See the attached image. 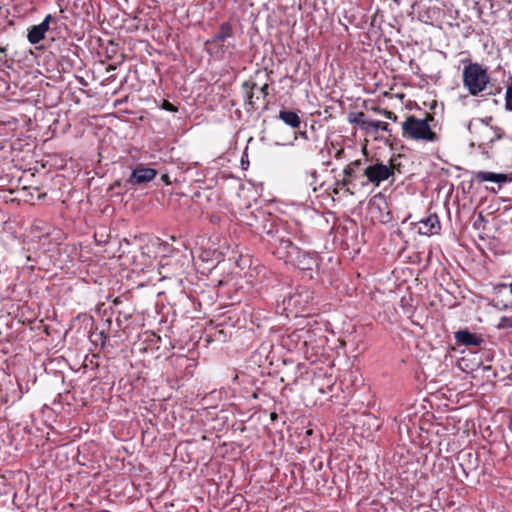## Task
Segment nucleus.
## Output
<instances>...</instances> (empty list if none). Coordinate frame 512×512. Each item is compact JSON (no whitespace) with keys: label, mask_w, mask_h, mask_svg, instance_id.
Listing matches in <instances>:
<instances>
[{"label":"nucleus","mask_w":512,"mask_h":512,"mask_svg":"<svg viewBox=\"0 0 512 512\" xmlns=\"http://www.w3.org/2000/svg\"><path fill=\"white\" fill-rule=\"evenodd\" d=\"M364 174L369 182L378 186L382 181L387 180L393 174V169L383 163H377L368 166L364 170Z\"/></svg>","instance_id":"nucleus-6"},{"label":"nucleus","mask_w":512,"mask_h":512,"mask_svg":"<svg viewBox=\"0 0 512 512\" xmlns=\"http://www.w3.org/2000/svg\"><path fill=\"white\" fill-rule=\"evenodd\" d=\"M267 88H268V86H267V85H264V86L261 88V90H262L263 92H265Z\"/></svg>","instance_id":"nucleus-27"},{"label":"nucleus","mask_w":512,"mask_h":512,"mask_svg":"<svg viewBox=\"0 0 512 512\" xmlns=\"http://www.w3.org/2000/svg\"><path fill=\"white\" fill-rule=\"evenodd\" d=\"M279 119L292 128H298L301 124L300 117L294 111L281 110L279 112Z\"/></svg>","instance_id":"nucleus-13"},{"label":"nucleus","mask_w":512,"mask_h":512,"mask_svg":"<svg viewBox=\"0 0 512 512\" xmlns=\"http://www.w3.org/2000/svg\"><path fill=\"white\" fill-rule=\"evenodd\" d=\"M162 181L165 182L166 184H170V179H169V176L167 174H163L162 177H161Z\"/></svg>","instance_id":"nucleus-22"},{"label":"nucleus","mask_w":512,"mask_h":512,"mask_svg":"<svg viewBox=\"0 0 512 512\" xmlns=\"http://www.w3.org/2000/svg\"><path fill=\"white\" fill-rule=\"evenodd\" d=\"M416 226L419 234L425 236L438 234L441 229L440 221L436 214H430L427 217L422 218Z\"/></svg>","instance_id":"nucleus-7"},{"label":"nucleus","mask_w":512,"mask_h":512,"mask_svg":"<svg viewBox=\"0 0 512 512\" xmlns=\"http://www.w3.org/2000/svg\"><path fill=\"white\" fill-rule=\"evenodd\" d=\"M351 123H356L360 126L361 129L366 130L368 119H366V116L364 113L360 112L357 113L353 119H350Z\"/></svg>","instance_id":"nucleus-16"},{"label":"nucleus","mask_w":512,"mask_h":512,"mask_svg":"<svg viewBox=\"0 0 512 512\" xmlns=\"http://www.w3.org/2000/svg\"><path fill=\"white\" fill-rule=\"evenodd\" d=\"M344 150L343 149H338L336 154H335V157L337 159L341 158L342 154H343Z\"/></svg>","instance_id":"nucleus-23"},{"label":"nucleus","mask_w":512,"mask_h":512,"mask_svg":"<svg viewBox=\"0 0 512 512\" xmlns=\"http://www.w3.org/2000/svg\"><path fill=\"white\" fill-rule=\"evenodd\" d=\"M360 165V161L359 160H356V161H353L351 162L350 164H348L344 170H343V174L346 176V177H351L355 170L359 167Z\"/></svg>","instance_id":"nucleus-17"},{"label":"nucleus","mask_w":512,"mask_h":512,"mask_svg":"<svg viewBox=\"0 0 512 512\" xmlns=\"http://www.w3.org/2000/svg\"><path fill=\"white\" fill-rule=\"evenodd\" d=\"M455 339L457 342L470 345V346H479L482 340L476 336L475 334L470 333L467 330H460L455 333Z\"/></svg>","instance_id":"nucleus-11"},{"label":"nucleus","mask_w":512,"mask_h":512,"mask_svg":"<svg viewBox=\"0 0 512 512\" xmlns=\"http://www.w3.org/2000/svg\"><path fill=\"white\" fill-rule=\"evenodd\" d=\"M505 107L507 110L512 111V84L506 88Z\"/></svg>","instance_id":"nucleus-19"},{"label":"nucleus","mask_w":512,"mask_h":512,"mask_svg":"<svg viewBox=\"0 0 512 512\" xmlns=\"http://www.w3.org/2000/svg\"><path fill=\"white\" fill-rule=\"evenodd\" d=\"M2 51H4V49L0 47V52H2Z\"/></svg>","instance_id":"nucleus-28"},{"label":"nucleus","mask_w":512,"mask_h":512,"mask_svg":"<svg viewBox=\"0 0 512 512\" xmlns=\"http://www.w3.org/2000/svg\"><path fill=\"white\" fill-rule=\"evenodd\" d=\"M432 120L433 116L430 114H427L424 119H418L413 115L408 116L402 123L403 137L426 142L437 141V134L429 125V122Z\"/></svg>","instance_id":"nucleus-1"},{"label":"nucleus","mask_w":512,"mask_h":512,"mask_svg":"<svg viewBox=\"0 0 512 512\" xmlns=\"http://www.w3.org/2000/svg\"><path fill=\"white\" fill-rule=\"evenodd\" d=\"M51 19L52 16L48 14L40 24L34 25L28 30L27 39L31 44H37L44 39Z\"/></svg>","instance_id":"nucleus-8"},{"label":"nucleus","mask_w":512,"mask_h":512,"mask_svg":"<svg viewBox=\"0 0 512 512\" xmlns=\"http://www.w3.org/2000/svg\"><path fill=\"white\" fill-rule=\"evenodd\" d=\"M379 130L389 131V125L386 122L381 121H371L368 120L366 132L368 133H377Z\"/></svg>","instance_id":"nucleus-15"},{"label":"nucleus","mask_w":512,"mask_h":512,"mask_svg":"<svg viewBox=\"0 0 512 512\" xmlns=\"http://www.w3.org/2000/svg\"><path fill=\"white\" fill-rule=\"evenodd\" d=\"M157 175V171L152 168L137 167L133 170L128 182L132 185H140L153 180Z\"/></svg>","instance_id":"nucleus-9"},{"label":"nucleus","mask_w":512,"mask_h":512,"mask_svg":"<svg viewBox=\"0 0 512 512\" xmlns=\"http://www.w3.org/2000/svg\"><path fill=\"white\" fill-rule=\"evenodd\" d=\"M308 297L306 296L305 300H303V295L301 293L294 294L290 296L287 300L288 307H295L296 312L304 311L305 305L307 303Z\"/></svg>","instance_id":"nucleus-14"},{"label":"nucleus","mask_w":512,"mask_h":512,"mask_svg":"<svg viewBox=\"0 0 512 512\" xmlns=\"http://www.w3.org/2000/svg\"><path fill=\"white\" fill-rule=\"evenodd\" d=\"M463 85L472 96L484 91L490 82L487 70L478 63H469L463 68Z\"/></svg>","instance_id":"nucleus-2"},{"label":"nucleus","mask_w":512,"mask_h":512,"mask_svg":"<svg viewBox=\"0 0 512 512\" xmlns=\"http://www.w3.org/2000/svg\"><path fill=\"white\" fill-rule=\"evenodd\" d=\"M351 181L349 180V177L343 178L341 181H338L336 185L340 186L341 188H344L348 185H350Z\"/></svg>","instance_id":"nucleus-21"},{"label":"nucleus","mask_w":512,"mask_h":512,"mask_svg":"<svg viewBox=\"0 0 512 512\" xmlns=\"http://www.w3.org/2000/svg\"><path fill=\"white\" fill-rule=\"evenodd\" d=\"M383 115H384L387 119H390V120H392V121H394V122H396V121H397V116H396L393 112H391V111L384 110V111H383Z\"/></svg>","instance_id":"nucleus-20"},{"label":"nucleus","mask_w":512,"mask_h":512,"mask_svg":"<svg viewBox=\"0 0 512 512\" xmlns=\"http://www.w3.org/2000/svg\"><path fill=\"white\" fill-rule=\"evenodd\" d=\"M474 178L479 182H495V183H505L511 178L508 177L506 174L502 173H493V172H487V171H478L475 173Z\"/></svg>","instance_id":"nucleus-10"},{"label":"nucleus","mask_w":512,"mask_h":512,"mask_svg":"<svg viewBox=\"0 0 512 512\" xmlns=\"http://www.w3.org/2000/svg\"><path fill=\"white\" fill-rule=\"evenodd\" d=\"M502 286H503V287H508V288H509V292H510V294L512 295V282H511V283H509V284H503Z\"/></svg>","instance_id":"nucleus-24"},{"label":"nucleus","mask_w":512,"mask_h":512,"mask_svg":"<svg viewBox=\"0 0 512 512\" xmlns=\"http://www.w3.org/2000/svg\"><path fill=\"white\" fill-rule=\"evenodd\" d=\"M498 329H512V316H503L499 319L496 326Z\"/></svg>","instance_id":"nucleus-18"},{"label":"nucleus","mask_w":512,"mask_h":512,"mask_svg":"<svg viewBox=\"0 0 512 512\" xmlns=\"http://www.w3.org/2000/svg\"><path fill=\"white\" fill-rule=\"evenodd\" d=\"M232 37V27L229 23H223L220 30L213 38L206 42V49L211 54H222L226 52L231 44L229 39Z\"/></svg>","instance_id":"nucleus-4"},{"label":"nucleus","mask_w":512,"mask_h":512,"mask_svg":"<svg viewBox=\"0 0 512 512\" xmlns=\"http://www.w3.org/2000/svg\"><path fill=\"white\" fill-rule=\"evenodd\" d=\"M309 335L310 331L308 329L301 328L292 332L288 336V339L291 342H294L296 347H298L299 345H301L302 347H306L308 345Z\"/></svg>","instance_id":"nucleus-12"},{"label":"nucleus","mask_w":512,"mask_h":512,"mask_svg":"<svg viewBox=\"0 0 512 512\" xmlns=\"http://www.w3.org/2000/svg\"><path fill=\"white\" fill-rule=\"evenodd\" d=\"M276 417H277V414H276V413H272V414H271V419H272V420L276 419Z\"/></svg>","instance_id":"nucleus-26"},{"label":"nucleus","mask_w":512,"mask_h":512,"mask_svg":"<svg viewBox=\"0 0 512 512\" xmlns=\"http://www.w3.org/2000/svg\"><path fill=\"white\" fill-rule=\"evenodd\" d=\"M166 109L168 110H174V108L172 107V105L170 103H167L166 104Z\"/></svg>","instance_id":"nucleus-25"},{"label":"nucleus","mask_w":512,"mask_h":512,"mask_svg":"<svg viewBox=\"0 0 512 512\" xmlns=\"http://www.w3.org/2000/svg\"><path fill=\"white\" fill-rule=\"evenodd\" d=\"M490 120L491 118H488L487 120L473 119L469 122L468 129L471 133L477 135L476 138L480 145L493 142L495 139L500 137L493 127L489 125Z\"/></svg>","instance_id":"nucleus-5"},{"label":"nucleus","mask_w":512,"mask_h":512,"mask_svg":"<svg viewBox=\"0 0 512 512\" xmlns=\"http://www.w3.org/2000/svg\"><path fill=\"white\" fill-rule=\"evenodd\" d=\"M279 257L284 258L286 262L292 263L300 269H311L314 264L313 257L301 251L290 240H280L277 248Z\"/></svg>","instance_id":"nucleus-3"}]
</instances>
